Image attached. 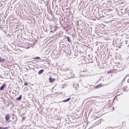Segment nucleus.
Wrapping results in <instances>:
<instances>
[{"mask_svg": "<svg viewBox=\"0 0 129 129\" xmlns=\"http://www.w3.org/2000/svg\"><path fill=\"white\" fill-rule=\"evenodd\" d=\"M102 85L103 84H102L100 83L95 86V88H100L101 86H102Z\"/></svg>", "mask_w": 129, "mask_h": 129, "instance_id": "8", "label": "nucleus"}, {"mask_svg": "<svg viewBox=\"0 0 129 129\" xmlns=\"http://www.w3.org/2000/svg\"><path fill=\"white\" fill-rule=\"evenodd\" d=\"M126 76L124 78L123 80H125V78H126Z\"/></svg>", "mask_w": 129, "mask_h": 129, "instance_id": "24", "label": "nucleus"}, {"mask_svg": "<svg viewBox=\"0 0 129 129\" xmlns=\"http://www.w3.org/2000/svg\"><path fill=\"white\" fill-rule=\"evenodd\" d=\"M122 89L125 92H127L129 90L127 86H126L123 87Z\"/></svg>", "mask_w": 129, "mask_h": 129, "instance_id": "3", "label": "nucleus"}, {"mask_svg": "<svg viewBox=\"0 0 129 129\" xmlns=\"http://www.w3.org/2000/svg\"><path fill=\"white\" fill-rule=\"evenodd\" d=\"M118 64H120L119 63H118Z\"/></svg>", "mask_w": 129, "mask_h": 129, "instance_id": "30", "label": "nucleus"}, {"mask_svg": "<svg viewBox=\"0 0 129 129\" xmlns=\"http://www.w3.org/2000/svg\"><path fill=\"white\" fill-rule=\"evenodd\" d=\"M9 128V126L6 127H2V126H0V129H8Z\"/></svg>", "mask_w": 129, "mask_h": 129, "instance_id": "13", "label": "nucleus"}, {"mask_svg": "<svg viewBox=\"0 0 129 129\" xmlns=\"http://www.w3.org/2000/svg\"><path fill=\"white\" fill-rule=\"evenodd\" d=\"M8 74L7 73H5L4 74V75L5 76H6L8 75Z\"/></svg>", "mask_w": 129, "mask_h": 129, "instance_id": "19", "label": "nucleus"}, {"mask_svg": "<svg viewBox=\"0 0 129 129\" xmlns=\"http://www.w3.org/2000/svg\"><path fill=\"white\" fill-rule=\"evenodd\" d=\"M5 86V83L3 84L0 87V90H3L4 89Z\"/></svg>", "mask_w": 129, "mask_h": 129, "instance_id": "5", "label": "nucleus"}, {"mask_svg": "<svg viewBox=\"0 0 129 129\" xmlns=\"http://www.w3.org/2000/svg\"><path fill=\"white\" fill-rule=\"evenodd\" d=\"M46 31V32H48V31H47V29L46 30V31Z\"/></svg>", "mask_w": 129, "mask_h": 129, "instance_id": "27", "label": "nucleus"}, {"mask_svg": "<svg viewBox=\"0 0 129 129\" xmlns=\"http://www.w3.org/2000/svg\"><path fill=\"white\" fill-rule=\"evenodd\" d=\"M22 97V95H20L16 99V100L17 101H19L21 99V98Z\"/></svg>", "mask_w": 129, "mask_h": 129, "instance_id": "12", "label": "nucleus"}, {"mask_svg": "<svg viewBox=\"0 0 129 129\" xmlns=\"http://www.w3.org/2000/svg\"><path fill=\"white\" fill-rule=\"evenodd\" d=\"M33 59H40V57L39 56H37L35 57H33Z\"/></svg>", "mask_w": 129, "mask_h": 129, "instance_id": "16", "label": "nucleus"}, {"mask_svg": "<svg viewBox=\"0 0 129 129\" xmlns=\"http://www.w3.org/2000/svg\"><path fill=\"white\" fill-rule=\"evenodd\" d=\"M19 27H15V31H18L19 29Z\"/></svg>", "mask_w": 129, "mask_h": 129, "instance_id": "17", "label": "nucleus"}, {"mask_svg": "<svg viewBox=\"0 0 129 129\" xmlns=\"http://www.w3.org/2000/svg\"><path fill=\"white\" fill-rule=\"evenodd\" d=\"M43 69H41L40 70L38 73V75L41 74L44 71Z\"/></svg>", "mask_w": 129, "mask_h": 129, "instance_id": "11", "label": "nucleus"}, {"mask_svg": "<svg viewBox=\"0 0 129 129\" xmlns=\"http://www.w3.org/2000/svg\"><path fill=\"white\" fill-rule=\"evenodd\" d=\"M23 28V27L22 26L19 27V29L17 31V33H19V34L22 31V30Z\"/></svg>", "mask_w": 129, "mask_h": 129, "instance_id": "7", "label": "nucleus"}, {"mask_svg": "<svg viewBox=\"0 0 129 129\" xmlns=\"http://www.w3.org/2000/svg\"><path fill=\"white\" fill-rule=\"evenodd\" d=\"M111 73V71H109L108 72V73Z\"/></svg>", "mask_w": 129, "mask_h": 129, "instance_id": "25", "label": "nucleus"}, {"mask_svg": "<svg viewBox=\"0 0 129 129\" xmlns=\"http://www.w3.org/2000/svg\"><path fill=\"white\" fill-rule=\"evenodd\" d=\"M127 82L128 83H129V79H128L127 80Z\"/></svg>", "mask_w": 129, "mask_h": 129, "instance_id": "26", "label": "nucleus"}, {"mask_svg": "<svg viewBox=\"0 0 129 129\" xmlns=\"http://www.w3.org/2000/svg\"><path fill=\"white\" fill-rule=\"evenodd\" d=\"M116 46L119 48H121V46H122V43L120 40H117L116 42Z\"/></svg>", "mask_w": 129, "mask_h": 129, "instance_id": "2", "label": "nucleus"}, {"mask_svg": "<svg viewBox=\"0 0 129 129\" xmlns=\"http://www.w3.org/2000/svg\"><path fill=\"white\" fill-rule=\"evenodd\" d=\"M25 119V117H22V119L21 120V121H23Z\"/></svg>", "mask_w": 129, "mask_h": 129, "instance_id": "20", "label": "nucleus"}, {"mask_svg": "<svg viewBox=\"0 0 129 129\" xmlns=\"http://www.w3.org/2000/svg\"><path fill=\"white\" fill-rule=\"evenodd\" d=\"M120 12L122 14H123L124 13L122 11H120Z\"/></svg>", "mask_w": 129, "mask_h": 129, "instance_id": "23", "label": "nucleus"}, {"mask_svg": "<svg viewBox=\"0 0 129 129\" xmlns=\"http://www.w3.org/2000/svg\"><path fill=\"white\" fill-rule=\"evenodd\" d=\"M79 86L78 84H77L76 83H74L73 85V87L74 88H75L76 89H77V87H78Z\"/></svg>", "mask_w": 129, "mask_h": 129, "instance_id": "6", "label": "nucleus"}, {"mask_svg": "<svg viewBox=\"0 0 129 129\" xmlns=\"http://www.w3.org/2000/svg\"><path fill=\"white\" fill-rule=\"evenodd\" d=\"M11 117V116L10 114H8L6 115L5 116V118L6 122L7 123L11 121L9 120L10 118Z\"/></svg>", "mask_w": 129, "mask_h": 129, "instance_id": "1", "label": "nucleus"}, {"mask_svg": "<svg viewBox=\"0 0 129 129\" xmlns=\"http://www.w3.org/2000/svg\"><path fill=\"white\" fill-rule=\"evenodd\" d=\"M12 119H15L14 121H16L17 119V118L16 116L15 115L13 117Z\"/></svg>", "mask_w": 129, "mask_h": 129, "instance_id": "15", "label": "nucleus"}, {"mask_svg": "<svg viewBox=\"0 0 129 129\" xmlns=\"http://www.w3.org/2000/svg\"><path fill=\"white\" fill-rule=\"evenodd\" d=\"M54 33V30H52L50 31V33Z\"/></svg>", "mask_w": 129, "mask_h": 129, "instance_id": "21", "label": "nucleus"}, {"mask_svg": "<svg viewBox=\"0 0 129 129\" xmlns=\"http://www.w3.org/2000/svg\"><path fill=\"white\" fill-rule=\"evenodd\" d=\"M5 61V59L4 58L0 57V62L1 63L4 62Z\"/></svg>", "mask_w": 129, "mask_h": 129, "instance_id": "10", "label": "nucleus"}, {"mask_svg": "<svg viewBox=\"0 0 129 129\" xmlns=\"http://www.w3.org/2000/svg\"><path fill=\"white\" fill-rule=\"evenodd\" d=\"M24 85L25 86H28V83L27 82L25 81L24 82Z\"/></svg>", "mask_w": 129, "mask_h": 129, "instance_id": "18", "label": "nucleus"}, {"mask_svg": "<svg viewBox=\"0 0 129 129\" xmlns=\"http://www.w3.org/2000/svg\"><path fill=\"white\" fill-rule=\"evenodd\" d=\"M71 99V98H69L63 100L62 101H61V102H68L70 101Z\"/></svg>", "mask_w": 129, "mask_h": 129, "instance_id": "9", "label": "nucleus"}, {"mask_svg": "<svg viewBox=\"0 0 129 129\" xmlns=\"http://www.w3.org/2000/svg\"><path fill=\"white\" fill-rule=\"evenodd\" d=\"M66 38L67 39V41L69 42L71 41V40L70 37L69 36H67L66 37Z\"/></svg>", "mask_w": 129, "mask_h": 129, "instance_id": "14", "label": "nucleus"}, {"mask_svg": "<svg viewBox=\"0 0 129 129\" xmlns=\"http://www.w3.org/2000/svg\"><path fill=\"white\" fill-rule=\"evenodd\" d=\"M49 81L50 82L52 83L54 82L55 80V79L52 78L51 77H50L49 78Z\"/></svg>", "mask_w": 129, "mask_h": 129, "instance_id": "4", "label": "nucleus"}, {"mask_svg": "<svg viewBox=\"0 0 129 129\" xmlns=\"http://www.w3.org/2000/svg\"><path fill=\"white\" fill-rule=\"evenodd\" d=\"M86 71H85V70H84L83 71H84V72H86Z\"/></svg>", "mask_w": 129, "mask_h": 129, "instance_id": "28", "label": "nucleus"}, {"mask_svg": "<svg viewBox=\"0 0 129 129\" xmlns=\"http://www.w3.org/2000/svg\"><path fill=\"white\" fill-rule=\"evenodd\" d=\"M94 87V86L93 85H91L90 86V87L91 88H93Z\"/></svg>", "mask_w": 129, "mask_h": 129, "instance_id": "22", "label": "nucleus"}, {"mask_svg": "<svg viewBox=\"0 0 129 129\" xmlns=\"http://www.w3.org/2000/svg\"><path fill=\"white\" fill-rule=\"evenodd\" d=\"M122 123H124V122H122Z\"/></svg>", "mask_w": 129, "mask_h": 129, "instance_id": "29", "label": "nucleus"}]
</instances>
